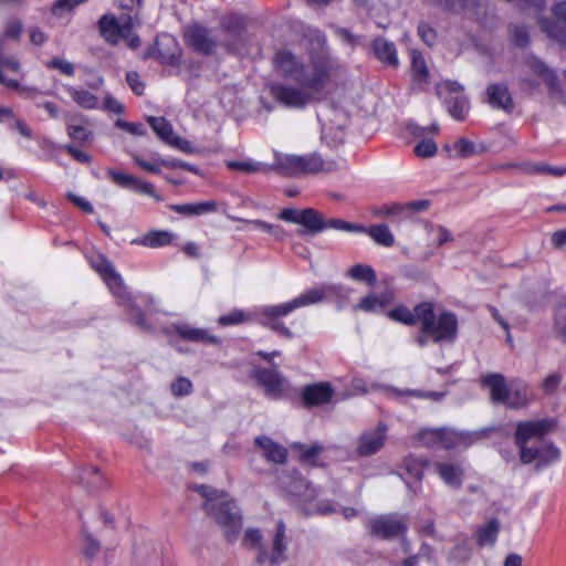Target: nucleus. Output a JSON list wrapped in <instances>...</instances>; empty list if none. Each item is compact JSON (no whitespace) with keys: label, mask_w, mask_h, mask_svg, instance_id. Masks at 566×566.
<instances>
[{"label":"nucleus","mask_w":566,"mask_h":566,"mask_svg":"<svg viewBox=\"0 0 566 566\" xmlns=\"http://www.w3.org/2000/svg\"><path fill=\"white\" fill-rule=\"evenodd\" d=\"M306 36L311 43L310 62L306 64L292 51L282 49L273 56V71L279 77L291 82H303L319 72L323 73V81H331L336 62L327 51L325 35L319 30L308 29Z\"/></svg>","instance_id":"1"},{"label":"nucleus","mask_w":566,"mask_h":566,"mask_svg":"<svg viewBox=\"0 0 566 566\" xmlns=\"http://www.w3.org/2000/svg\"><path fill=\"white\" fill-rule=\"evenodd\" d=\"M554 427L549 419L521 421L516 424L514 442L520 450V460L528 464L535 460L536 470L559 459V450L552 443L543 441V437Z\"/></svg>","instance_id":"2"},{"label":"nucleus","mask_w":566,"mask_h":566,"mask_svg":"<svg viewBox=\"0 0 566 566\" xmlns=\"http://www.w3.org/2000/svg\"><path fill=\"white\" fill-rule=\"evenodd\" d=\"M196 490L205 497V512L213 517L229 541L234 539L242 526L241 513L235 503L227 493L211 486L200 485Z\"/></svg>","instance_id":"3"},{"label":"nucleus","mask_w":566,"mask_h":566,"mask_svg":"<svg viewBox=\"0 0 566 566\" xmlns=\"http://www.w3.org/2000/svg\"><path fill=\"white\" fill-rule=\"evenodd\" d=\"M417 314L421 331L416 342L423 347L428 340L433 343L448 342L452 343L458 334V319L451 312H442L436 316L433 304L431 302H422L417 305Z\"/></svg>","instance_id":"4"},{"label":"nucleus","mask_w":566,"mask_h":566,"mask_svg":"<svg viewBox=\"0 0 566 566\" xmlns=\"http://www.w3.org/2000/svg\"><path fill=\"white\" fill-rule=\"evenodd\" d=\"M296 85L273 83L270 85L271 96L282 106L302 109L312 103L323 92L329 81H323V73H316Z\"/></svg>","instance_id":"5"},{"label":"nucleus","mask_w":566,"mask_h":566,"mask_svg":"<svg viewBox=\"0 0 566 566\" xmlns=\"http://www.w3.org/2000/svg\"><path fill=\"white\" fill-rule=\"evenodd\" d=\"M91 265L103 277L118 304L127 308L130 322L143 331H149L151 325L146 321L140 308L133 303L122 276L114 270L112 263L98 255L91 260Z\"/></svg>","instance_id":"6"},{"label":"nucleus","mask_w":566,"mask_h":566,"mask_svg":"<svg viewBox=\"0 0 566 566\" xmlns=\"http://www.w3.org/2000/svg\"><path fill=\"white\" fill-rule=\"evenodd\" d=\"M243 545L250 549L256 551L255 560L259 565L270 564L276 566L285 560V525L282 521L276 524V530L272 538L271 549H266L262 544V534L256 528H249L243 536Z\"/></svg>","instance_id":"7"},{"label":"nucleus","mask_w":566,"mask_h":566,"mask_svg":"<svg viewBox=\"0 0 566 566\" xmlns=\"http://www.w3.org/2000/svg\"><path fill=\"white\" fill-rule=\"evenodd\" d=\"M273 170L283 176H295L298 174L331 172L335 169L334 161H325L321 156L311 154L307 156L287 155L274 153Z\"/></svg>","instance_id":"8"},{"label":"nucleus","mask_w":566,"mask_h":566,"mask_svg":"<svg viewBox=\"0 0 566 566\" xmlns=\"http://www.w3.org/2000/svg\"><path fill=\"white\" fill-rule=\"evenodd\" d=\"M99 29L103 38L111 44L126 41L127 46L135 50L140 45L138 35L133 34V29L139 25L130 15L122 14L119 18L105 14L99 19Z\"/></svg>","instance_id":"9"},{"label":"nucleus","mask_w":566,"mask_h":566,"mask_svg":"<svg viewBox=\"0 0 566 566\" xmlns=\"http://www.w3.org/2000/svg\"><path fill=\"white\" fill-rule=\"evenodd\" d=\"M371 536L384 541L398 538L407 533L408 525L398 514H384L370 518L367 523Z\"/></svg>","instance_id":"10"},{"label":"nucleus","mask_w":566,"mask_h":566,"mask_svg":"<svg viewBox=\"0 0 566 566\" xmlns=\"http://www.w3.org/2000/svg\"><path fill=\"white\" fill-rule=\"evenodd\" d=\"M438 94L443 96L447 109L454 119L463 120L465 118L470 105L461 84L448 81L438 87Z\"/></svg>","instance_id":"11"},{"label":"nucleus","mask_w":566,"mask_h":566,"mask_svg":"<svg viewBox=\"0 0 566 566\" xmlns=\"http://www.w3.org/2000/svg\"><path fill=\"white\" fill-rule=\"evenodd\" d=\"M428 200L410 201L407 203L391 202L376 206L371 212L377 217H388L392 222H401L410 219L413 214L428 210Z\"/></svg>","instance_id":"12"},{"label":"nucleus","mask_w":566,"mask_h":566,"mask_svg":"<svg viewBox=\"0 0 566 566\" xmlns=\"http://www.w3.org/2000/svg\"><path fill=\"white\" fill-rule=\"evenodd\" d=\"M147 122L163 142L186 154L193 153L191 144L175 135L171 124L165 117L149 116Z\"/></svg>","instance_id":"13"},{"label":"nucleus","mask_w":566,"mask_h":566,"mask_svg":"<svg viewBox=\"0 0 566 566\" xmlns=\"http://www.w3.org/2000/svg\"><path fill=\"white\" fill-rule=\"evenodd\" d=\"M253 377L258 384L263 388L264 394L271 399L280 398L287 389V382L283 375L275 368H255Z\"/></svg>","instance_id":"14"},{"label":"nucleus","mask_w":566,"mask_h":566,"mask_svg":"<svg viewBox=\"0 0 566 566\" xmlns=\"http://www.w3.org/2000/svg\"><path fill=\"white\" fill-rule=\"evenodd\" d=\"M554 20L541 21L542 30L552 39L566 48V1H560L552 8Z\"/></svg>","instance_id":"15"},{"label":"nucleus","mask_w":566,"mask_h":566,"mask_svg":"<svg viewBox=\"0 0 566 566\" xmlns=\"http://www.w3.org/2000/svg\"><path fill=\"white\" fill-rule=\"evenodd\" d=\"M343 290V286L339 284H323L300 294L297 297L293 298V303L297 310L324 302L332 297H338L342 295Z\"/></svg>","instance_id":"16"},{"label":"nucleus","mask_w":566,"mask_h":566,"mask_svg":"<svg viewBox=\"0 0 566 566\" xmlns=\"http://www.w3.org/2000/svg\"><path fill=\"white\" fill-rule=\"evenodd\" d=\"M387 427L379 423L376 428L360 434L357 442V453L360 457H370L377 453L385 444Z\"/></svg>","instance_id":"17"},{"label":"nucleus","mask_w":566,"mask_h":566,"mask_svg":"<svg viewBox=\"0 0 566 566\" xmlns=\"http://www.w3.org/2000/svg\"><path fill=\"white\" fill-rule=\"evenodd\" d=\"M185 38L189 46L202 54H211L217 46L216 38L199 24L189 25L185 31Z\"/></svg>","instance_id":"18"},{"label":"nucleus","mask_w":566,"mask_h":566,"mask_svg":"<svg viewBox=\"0 0 566 566\" xmlns=\"http://www.w3.org/2000/svg\"><path fill=\"white\" fill-rule=\"evenodd\" d=\"M527 73L542 80L551 90V92L559 93L557 76L544 62L535 56H530L524 63Z\"/></svg>","instance_id":"19"},{"label":"nucleus","mask_w":566,"mask_h":566,"mask_svg":"<svg viewBox=\"0 0 566 566\" xmlns=\"http://www.w3.org/2000/svg\"><path fill=\"white\" fill-rule=\"evenodd\" d=\"M482 386L490 390V399L492 403L503 405L507 398L506 392L509 385L502 374L490 373L481 378Z\"/></svg>","instance_id":"20"},{"label":"nucleus","mask_w":566,"mask_h":566,"mask_svg":"<svg viewBox=\"0 0 566 566\" xmlns=\"http://www.w3.org/2000/svg\"><path fill=\"white\" fill-rule=\"evenodd\" d=\"M506 396L503 405L511 409L524 408L532 399L527 385L521 380H513L509 384Z\"/></svg>","instance_id":"21"},{"label":"nucleus","mask_w":566,"mask_h":566,"mask_svg":"<svg viewBox=\"0 0 566 566\" xmlns=\"http://www.w3.org/2000/svg\"><path fill=\"white\" fill-rule=\"evenodd\" d=\"M334 390L327 382L306 386L303 390V401L306 406H319L328 402L333 397Z\"/></svg>","instance_id":"22"},{"label":"nucleus","mask_w":566,"mask_h":566,"mask_svg":"<svg viewBox=\"0 0 566 566\" xmlns=\"http://www.w3.org/2000/svg\"><path fill=\"white\" fill-rule=\"evenodd\" d=\"M255 444L261 449L262 455L272 463L283 464L287 458V450L285 447L274 442L269 437H258Z\"/></svg>","instance_id":"23"},{"label":"nucleus","mask_w":566,"mask_h":566,"mask_svg":"<svg viewBox=\"0 0 566 566\" xmlns=\"http://www.w3.org/2000/svg\"><path fill=\"white\" fill-rule=\"evenodd\" d=\"M174 331L185 340L193 342L198 344H217L218 337L209 333L203 328L192 327L187 324H177L172 326Z\"/></svg>","instance_id":"24"},{"label":"nucleus","mask_w":566,"mask_h":566,"mask_svg":"<svg viewBox=\"0 0 566 566\" xmlns=\"http://www.w3.org/2000/svg\"><path fill=\"white\" fill-rule=\"evenodd\" d=\"M488 103L499 109L512 111L513 99L505 84H490L486 88Z\"/></svg>","instance_id":"25"},{"label":"nucleus","mask_w":566,"mask_h":566,"mask_svg":"<svg viewBox=\"0 0 566 566\" xmlns=\"http://www.w3.org/2000/svg\"><path fill=\"white\" fill-rule=\"evenodd\" d=\"M434 468L436 472L448 486L452 489L461 488L464 474L461 465L448 462H437Z\"/></svg>","instance_id":"26"},{"label":"nucleus","mask_w":566,"mask_h":566,"mask_svg":"<svg viewBox=\"0 0 566 566\" xmlns=\"http://www.w3.org/2000/svg\"><path fill=\"white\" fill-rule=\"evenodd\" d=\"M373 51L375 56L382 62L392 67H397L399 64L396 46L392 42L386 40L385 38H377L373 42Z\"/></svg>","instance_id":"27"},{"label":"nucleus","mask_w":566,"mask_h":566,"mask_svg":"<svg viewBox=\"0 0 566 566\" xmlns=\"http://www.w3.org/2000/svg\"><path fill=\"white\" fill-rule=\"evenodd\" d=\"M300 224L304 230H297L300 235L310 233H319L325 230L324 216L313 208H306L302 210Z\"/></svg>","instance_id":"28"},{"label":"nucleus","mask_w":566,"mask_h":566,"mask_svg":"<svg viewBox=\"0 0 566 566\" xmlns=\"http://www.w3.org/2000/svg\"><path fill=\"white\" fill-rule=\"evenodd\" d=\"M217 207V202L210 200L196 203L172 205L170 206V209L177 213L185 216H200L216 211Z\"/></svg>","instance_id":"29"},{"label":"nucleus","mask_w":566,"mask_h":566,"mask_svg":"<svg viewBox=\"0 0 566 566\" xmlns=\"http://www.w3.org/2000/svg\"><path fill=\"white\" fill-rule=\"evenodd\" d=\"M65 90L73 102H75L80 107L94 109L98 106V98L92 92L75 86H65Z\"/></svg>","instance_id":"30"},{"label":"nucleus","mask_w":566,"mask_h":566,"mask_svg":"<svg viewBox=\"0 0 566 566\" xmlns=\"http://www.w3.org/2000/svg\"><path fill=\"white\" fill-rule=\"evenodd\" d=\"M500 531V523L491 520L476 531L475 537L479 546H493Z\"/></svg>","instance_id":"31"},{"label":"nucleus","mask_w":566,"mask_h":566,"mask_svg":"<svg viewBox=\"0 0 566 566\" xmlns=\"http://www.w3.org/2000/svg\"><path fill=\"white\" fill-rule=\"evenodd\" d=\"M295 310L296 307L293 303V300H291L286 303L262 307L259 311V316L260 319L275 321L277 317L286 316Z\"/></svg>","instance_id":"32"},{"label":"nucleus","mask_w":566,"mask_h":566,"mask_svg":"<svg viewBox=\"0 0 566 566\" xmlns=\"http://www.w3.org/2000/svg\"><path fill=\"white\" fill-rule=\"evenodd\" d=\"M347 275L354 281L365 282L369 285H373L377 280L374 269L364 263L353 265L348 270Z\"/></svg>","instance_id":"33"},{"label":"nucleus","mask_w":566,"mask_h":566,"mask_svg":"<svg viewBox=\"0 0 566 566\" xmlns=\"http://www.w3.org/2000/svg\"><path fill=\"white\" fill-rule=\"evenodd\" d=\"M174 234L169 231H150L140 239V243L148 248H159L170 244Z\"/></svg>","instance_id":"34"},{"label":"nucleus","mask_w":566,"mask_h":566,"mask_svg":"<svg viewBox=\"0 0 566 566\" xmlns=\"http://www.w3.org/2000/svg\"><path fill=\"white\" fill-rule=\"evenodd\" d=\"M411 71L413 80L417 82H427L429 71L426 61L420 52L411 51Z\"/></svg>","instance_id":"35"},{"label":"nucleus","mask_w":566,"mask_h":566,"mask_svg":"<svg viewBox=\"0 0 566 566\" xmlns=\"http://www.w3.org/2000/svg\"><path fill=\"white\" fill-rule=\"evenodd\" d=\"M78 479L81 483L85 484L90 489H98L104 484V479L99 473V470L95 467L83 469Z\"/></svg>","instance_id":"36"},{"label":"nucleus","mask_w":566,"mask_h":566,"mask_svg":"<svg viewBox=\"0 0 566 566\" xmlns=\"http://www.w3.org/2000/svg\"><path fill=\"white\" fill-rule=\"evenodd\" d=\"M368 234L375 240L378 244L384 247H391L395 243V239L389 228L386 224H377L373 226L368 230Z\"/></svg>","instance_id":"37"},{"label":"nucleus","mask_w":566,"mask_h":566,"mask_svg":"<svg viewBox=\"0 0 566 566\" xmlns=\"http://www.w3.org/2000/svg\"><path fill=\"white\" fill-rule=\"evenodd\" d=\"M293 448L297 449L301 452V461L303 463L313 467L318 465L316 458L323 450V447L321 444L313 443L310 447H305L300 443H295Z\"/></svg>","instance_id":"38"},{"label":"nucleus","mask_w":566,"mask_h":566,"mask_svg":"<svg viewBox=\"0 0 566 566\" xmlns=\"http://www.w3.org/2000/svg\"><path fill=\"white\" fill-rule=\"evenodd\" d=\"M431 436L439 438V447L451 449L462 441V436L454 430L439 429V432H431Z\"/></svg>","instance_id":"39"},{"label":"nucleus","mask_w":566,"mask_h":566,"mask_svg":"<svg viewBox=\"0 0 566 566\" xmlns=\"http://www.w3.org/2000/svg\"><path fill=\"white\" fill-rule=\"evenodd\" d=\"M388 316L397 322H401L407 325H415L416 323L419 322L417 314V305L413 307L412 312L407 307L399 306L395 310H391L388 313Z\"/></svg>","instance_id":"40"},{"label":"nucleus","mask_w":566,"mask_h":566,"mask_svg":"<svg viewBox=\"0 0 566 566\" xmlns=\"http://www.w3.org/2000/svg\"><path fill=\"white\" fill-rule=\"evenodd\" d=\"M101 551V543L87 530L82 532V552L87 558H94Z\"/></svg>","instance_id":"41"},{"label":"nucleus","mask_w":566,"mask_h":566,"mask_svg":"<svg viewBox=\"0 0 566 566\" xmlns=\"http://www.w3.org/2000/svg\"><path fill=\"white\" fill-rule=\"evenodd\" d=\"M387 304V301L384 296H377L374 294L367 295L360 300L357 304L356 308L363 312H376L378 310H382Z\"/></svg>","instance_id":"42"},{"label":"nucleus","mask_w":566,"mask_h":566,"mask_svg":"<svg viewBox=\"0 0 566 566\" xmlns=\"http://www.w3.org/2000/svg\"><path fill=\"white\" fill-rule=\"evenodd\" d=\"M227 167L231 170H239V171H243L247 174H254V172H259V171H268L269 170V168L265 165H263L261 163H256V161L232 160V161L227 163Z\"/></svg>","instance_id":"43"},{"label":"nucleus","mask_w":566,"mask_h":566,"mask_svg":"<svg viewBox=\"0 0 566 566\" xmlns=\"http://www.w3.org/2000/svg\"><path fill=\"white\" fill-rule=\"evenodd\" d=\"M343 124H338L334 127L332 120L324 122L322 126L323 138H331L334 144H339L344 139Z\"/></svg>","instance_id":"44"},{"label":"nucleus","mask_w":566,"mask_h":566,"mask_svg":"<svg viewBox=\"0 0 566 566\" xmlns=\"http://www.w3.org/2000/svg\"><path fill=\"white\" fill-rule=\"evenodd\" d=\"M453 150L457 157L468 158L476 153L474 143L467 138H460L453 144Z\"/></svg>","instance_id":"45"},{"label":"nucleus","mask_w":566,"mask_h":566,"mask_svg":"<svg viewBox=\"0 0 566 566\" xmlns=\"http://www.w3.org/2000/svg\"><path fill=\"white\" fill-rule=\"evenodd\" d=\"M67 135L76 143H85L91 138L92 132L83 125L67 124Z\"/></svg>","instance_id":"46"},{"label":"nucleus","mask_w":566,"mask_h":566,"mask_svg":"<svg viewBox=\"0 0 566 566\" xmlns=\"http://www.w3.org/2000/svg\"><path fill=\"white\" fill-rule=\"evenodd\" d=\"M386 390L388 392H390L391 395L394 396H406V395H409V396H415V397H418V398H429V399H432L434 401H438L440 400L444 394L443 392H438V391H419V390H405V391H400V390H397V389H394V388H386Z\"/></svg>","instance_id":"47"},{"label":"nucleus","mask_w":566,"mask_h":566,"mask_svg":"<svg viewBox=\"0 0 566 566\" xmlns=\"http://www.w3.org/2000/svg\"><path fill=\"white\" fill-rule=\"evenodd\" d=\"M555 329L558 336L566 342V301L560 303L556 310Z\"/></svg>","instance_id":"48"},{"label":"nucleus","mask_w":566,"mask_h":566,"mask_svg":"<svg viewBox=\"0 0 566 566\" xmlns=\"http://www.w3.org/2000/svg\"><path fill=\"white\" fill-rule=\"evenodd\" d=\"M405 470L407 474L417 480L420 481L423 475V463L418 459L408 458L403 462Z\"/></svg>","instance_id":"49"},{"label":"nucleus","mask_w":566,"mask_h":566,"mask_svg":"<svg viewBox=\"0 0 566 566\" xmlns=\"http://www.w3.org/2000/svg\"><path fill=\"white\" fill-rule=\"evenodd\" d=\"M245 223L252 226L255 229L262 230L264 232H268L271 235H274L276 238H282L284 231L281 227L274 226L271 223H268L262 220H243Z\"/></svg>","instance_id":"50"},{"label":"nucleus","mask_w":566,"mask_h":566,"mask_svg":"<svg viewBox=\"0 0 566 566\" xmlns=\"http://www.w3.org/2000/svg\"><path fill=\"white\" fill-rule=\"evenodd\" d=\"M132 189H134L137 192L150 196L156 201H163L164 200V198L159 193L156 192L153 184H150L148 181H145V180H140V179H138L136 177H135V182H133Z\"/></svg>","instance_id":"51"},{"label":"nucleus","mask_w":566,"mask_h":566,"mask_svg":"<svg viewBox=\"0 0 566 566\" xmlns=\"http://www.w3.org/2000/svg\"><path fill=\"white\" fill-rule=\"evenodd\" d=\"M437 144L432 139H422L415 147V154L418 157L427 158L431 157L437 153Z\"/></svg>","instance_id":"52"},{"label":"nucleus","mask_w":566,"mask_h":566,"mask_svg":"<svg viewBox=\"0 0 566 566\" xmlns=\"http://www.w3.org/2000/svg\"><path fill=\"white\" fill-rule=\"evenodd\" d=\"M192 391V382L186 377H179L171 384V392L176 397L188 396Z\"/></svg>","instance_id":"53"},{"label":"nucleus","mask_w":566,"mask_h":566,"mask_svg":"<svg viewBox=\"0 0 566 566\" xmlns=\"http://www.w3.org/2000/svg\"><path fill=\"white\" fill-rule=\"evenodd\" d=\"M247 318L248 317L243 311L234 310L227 315L220 316L218 322L220 325L228 326V325L241 324V323L245 322Z\"/></svg>","instance_id":"54"},{"label":"nucleus","mask_w":566,"mask_h":566,"mask_svg":"<svg viewBox=\"0 0 566 566\" xmlns=\"http://www.w3.org/2000/svg\"><path fill=\"white\" fill-rule=\"evenodd\" d=\"M418 35L422 39L424 43L431 46L437 39L436 30L430 27L427 22H420L418 25Z\"/></svg>","instance_id":"55"},{"label":"nucleus","mask_w":566,"mask_h":566,"mask_svg":"<svg viewBox=\"0 0 566 566\" xmlns=\"http://www.w3.org/2000/svg\"><path fill=\"white\" fill-rule=\"evenodd\" d=\"M48 67L60 71L61 73L72 76L75 73V67L71 62L62 59H53L48 63Z\"/></svg>","instance_id":"56"},{"label":"nucleus","mask_w":566,"mask_h":566,"mask_svg":"<svg viewBox=\"0 0 566 566\" xmlns=\"http://www.w3.org/2000/svg\"><path fill=\"white\" fill-rule=\"evenodd\" d=\"M108 176L112 180L120 187L130 188L133 187V182H135V177L132 175L123 174L115 170H109Z\"/></svg>","instance_id":"57"},{"label":"nucleus","mask_w":566,"mask_h":566,"mask_svg":"<svg viewBox=\"0 0 566 566\" xmlns=\"http://www.w3.org/2000/svg\"><path fill=\"white\" fill-rule=\"evenodd\" d=\"M513 42L521 48H524L528 43V32L524 27L514 25L511 28Z\"/></svg>","instance_id":"58"},{"label":"nucleus","mask_w":566,"mask_h":566,"mask_svg":"<svg viewBox=\"0 0 566 566\" xmlns=\"http://www.w3.org/2000/svg\"><path fill=\"white\" fill-rule=\"evenodd\" d=\"M160 159L161 158H158V159H155L153 163H148V161L144 160L138 155L133 156V160L137 166H139L145 171L153 172V174L160 172V168H159V166L161 165Z\"/></svg>","instance_id":"59"},{"label":"nucleus","mask_w":566,"mask_h":566,"mask_svg":"<svg viewBox=\"0 0 566 566\" xmlns=\"http://www.w3.org/2000/svg\"><path fill=\"white\" fill-rule=\"evenodd\" d=\"M116 127L130 133L132 135H144L145 127L142 124L129 123L123 119H117L115 123Z\"/></svg>","instance_id":"60"},{"label":"nucleus","mask_w":566,"mask_h":566,"mask_svg":"<svg viewBox=\"0 0 566 566\" xmlns=\"http://www.w3.org/2000/svg\"><path fill=\"white\" fill-rule=\"evenodd\" d=\"M324 224H325V230L331 228V229H336V230H342V231H355L357 229V227H355L354 224L346 222L344 220H340V219L326 220L324 218Z\"/></svg>","instance_id":"61"},{"label":"nucleus","mask_w":566,"mask_h":566,"mask_svg":"<svg viewBox=\"0 0 566 566\" xmlns=\"http://www.w3.org/2000/svg\"><path fill=\"white\" fill-rule=\"evenodd\" d=\"M260 323L286 338H292V332L281 322L260 319Z\"/></svg>","instance_id":"62"},{"label":"nucleus","mask_w":566,"mask_h":566,"mask_svg":"<svg viewBox=\"0 0 566 566\" xmlns=\"http://www.w3.org/2000/svg\"><path fill=\"white\" fill-rule=\"evenodd\" d=\"M135 556L140 562H147V559L157 562L158 552L155 549V547L139 546L135 549Z\"/></svg>","instance_id":"63"},{"label":"nucleus","mask_w":566,"mask_h":566,"mask_svg":"<svg viewBox=\"0 0 566 566\" xmlns=\"http://www.w3.org/2000/svg\"><path fill=\"white\" fill-rule=\"evenodd\" d=\"M126 81L129 85V87L137 94L140 95L144 92V83L140 81L139 75L137 72H128L126 74Z\"/></svg>","instance_id":"64"}]
</instances>
